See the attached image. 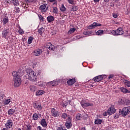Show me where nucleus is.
Returning a JSON list of instances; mask_svg holds the SVG:
<instances>
[{
  "label": "nucleus",
  "mask_w": 130,
  "mask_h": 130,
  "mask_svg": "<svg viewBox=\"0 0 130 130\" xmlns=\"http://www.w3.org/2000/svg\"><path fill=\"white\" fill-rule=\"evenodd\" d=\"M12 76H13V82L14 87H19L22 83V80H21V76L19 75V73L13 71L12 73Z\"/></svg>",
  "instance_id": "obj_1"
},
{
  "label": "nucleus",
  "mask_w": 130,
  "mask_h": 130,
  "mask_svg": "<svg viewBox=\"0 0 130 130\" xmlns=\"http://www.w3.org/2000/svg\"><path fill=\"white\" fill-rule=\"evenodd\" d=\"M26 72L27 74L28 79L31 82H36L37 81V75L33 70L27 68L26 70Z\"/></svg>",
  "instance_id": "obj_2"
},
{
  "label": "nucleus",
  "mask_w": 130,
  "mask_h": 130,
  "mask_svg": "<svg viewBox=\"0 0 130 130\" xmlns=\"http://www.w3.org/2000/svg\"><path fill=\"white\" fill-rule=\"evenodd\" d=\"M111 33L113 36H119V35H123V34H124V31H123V28L120 27L115 30H112Z\"/></svg>",
  "instance_id": "obj_3"
},
{
  "label": "nucleus",
  "mask_w": 130,
  "mask_h": 130,
  "mask_svg": "<svg viewBox=\"0 0 130 130\" xmlns=\"http://www.w3.org/2000/svg\"><path fill=\"white\" fill-rule=\"evenodd\" d=\"M130 113V106L129 107H125L121 111V113L122 116L124 117V116H126L127 114H129Z\"/></svg>",
  "instance_id": "obj_4"
},
{
  "label": "nucleus",
  "mask_w": 130,
  "mask_h": 130,
  "mask_svg": "<svg viewBox=\"0 0 130 130\" xmlns=\"http://www.w3.org/2000/svg\"><path fill=\"white\" fill-rule=\"evenodd\" d=\"M65 126L68 129H70L73 126V123H72V117H69L66 119V122L65 123Z\"/></svg>",
  "instance_id": "obj_5"
},
{
  "label": "nucleus",
  "mask_w": 130,
  "mask_h": 130,
  "mask_svg": "<svg viewBox=\"0 0 130 130\" xmlns=\"http://www.w3.org/2000/svg\"><path fill=\"white\" fill-rule=\"evenodd\" d=\"M80 104L83 108H85V107H89V106H94V104H93V103H88L86 102V101H82L80 103Z\"/></svg>",
  "instance_id": "obj_6"
},
{
  "label": "nucleus",
  "mask_w": 130,
  "mask_h": 130,
  "mask_svg": "<svg viewBox=\"0 0 130 130\" xmlns=\"http://www.w3.org/2000/svg\"><path fill=\"white\" fill-rule=\"evenodd\" d=\"M51 113L52 116H53V117H58L60 115V112L54 108L51 109Z\"/></svg>",
  "instance_id": "obj_7"
},
{
  "label": "nucleus",
  "mask_w": 130,
  "mask_h": 130,
  "mask_svg": "<svg viewBox=\"0 0 130 130\" xmlns=\"http://www.w3.org/2000/svg\"><path fill=\"white\" fill-rule=\"evenodd\" d=\"M2 36L4 38H5V39H8L7 37L10 36V29L4 28L2 31Z\"/></svg>",
  "instance_id": "obj_8"
},
{
  "label": "nucleus",
  "mask_w": 130,
  "mask_h": 130,
  "mask_svg": "<svg viewBox=\"0 0 130 130\" xmlns=\"http://www.w3.org/2000/svg\"><path fill=\"white\" fill-rule=\"evenodd\" d=\"M13 120L11 119H9L8 120H7L6 123H5V127H7V128H12L13 127Z\"/></svg>",
  "instance_id": "obj_9"
},
{
  "label": "nucleus",
  "mask_w": 130,
  "mask_h": 130,
  "mask_svg": "<svg viewBox=\"0 0 130 130\" xmlns=\"http://www.w3.org/2000/svg\"><path fill=\"white\" fill-rule=\"evenodd\" d=\"M39 9L41 11L42 13L47 12L48 10V7H47V4H44L41 5L39 7Z\"/></svg>",
  "instance_id": "obj_10"
},
{
  "label": "nucleus",
  "mask_w": 130,
  "mask_h": 130,
  "mask_svg": "<svg viewBox=\"0 0 130 130\" xmlns=\"http://www.w3.org/2000/svg\"><path fill=\"white\" fill-rule=\"evenodd\" d=\"M98 26L100 27L102 26V24H101V23H97L96 22H93L92 24L88 26L87 28L89 30H91L92 29H94V28H95V27H98Z\"/></svg>",
  "instance_id": "obj_11"
},
{
  "label": "nucleus",
  "mask_w": 130,
  "mask_h": 130,
  "mask_svg": "<svg viewBox=\"0 0 130 130\" xmlns=\"http://www.w3.org/2000/svg\"><path fill=\"white\" fill-rule=\"evenodd\" d=\"M116 110L113 106H111L109 109L108 110V113L109 115H112L114 113H115Z\"/></svg>",
  "instance_id": "obj_12"
},
{
  "label": "nucleus",
  "mask_w": 130,
  "mask_h": 130,
  "mask_svg": "<svg viewBox=\"0 0 130 130\" xmlns=\"http://www.w3.org/2000/svg\"><path fill=\"white\" fill-rule=\"evenodd\" d=\"M34 107L35 109H37V110H39V111L42 110V106H41V104H39L38 103H35L34 104Z\"/></svg>",
  "instance_id": "obj_13"
},
{
  "label": "nucleus",
  "mask_w": 130,
  "mask_h": 130,
  "mask_svg": "<svg viewBox=\"0 0 130 130\" xmlns=\"http://www.w3.org/2000/svg\"><path fill=\"white\" fill-rule=\"evenodd\" d=\"M104 75H99L93 78V81L95 82H100L103 80Z\"/></svg>",
  "instance_id": "obj_14"
},
{
  "label": "nucleus",
  "mask_w": 130,
  "mask_h": 130,
  "mask_svg": "<svg viewBox=\"0 0 130 130\" xmlns=\"http://www.w3.org/2000/svg\"><path fill=\"white\" fill-rule=\"evenodd\" d=\"M42 49H37L34 51V55H36V56H39V55L42 53Z\"/></svg>",
  "instance_id": "obj_15"
},
{
  "label": "nucleus",
  "mask_w": 130,
  "mask_h": 130,
  "mask_svg": "<svg viewBox=\"0 0 130 130\" xmlns=\"http://www.w3.org/2000/svg\"><path fill=\"white\" fill-rule=\"evenodd\" d=\"M75 83H76V79L75 78L69 79L67 81V84H68V85H70V86H72V85H74Z\"/></svg>",
  "instance_id": "obj_16"
},
{
  "label": "nucleus",
  "mask_w": 130,
  "mask_h": 130,
  "mask_svg": "<svg viewBox=\"0 0 130 130\" xmlns=\"http://www.w3.org/2000/svg\"><path fill=\"white\" fill-rule=\"evenodd\" d=\"M10 3L12 5H14L15 7H18L20 5L19 0H11Z\"/></svg>",
  "instance_id": "obj_17"
},
{
  "label": "nucleus",
  "mask_w": 130,
  "mask_h": 130,
  "mask_svg": "<svg viewBox=\"0 0 130 130\" xmlns=\"http://www.w3.org/2000/svg\"><path fill=\"white\" fill-rule=\"evenodd\" d=\"M47 20L48 23H51V22H53V21H54V17L52 15H49L47 17Z\"/></svg>",
  "instance_id": "obj_18"
},
{
  "label": "nucleus",
  "mask_w": 130,
  "mask_h": 130,
  "mask_svg": "<svg viewBox=\"0 0 130 130\" xmlns=\"http://www.w3.org/2000/svg\"><path fill=\"white\" fill-rule=\"evenodd\" d=\"M46 48L49 49V50H54V46L52 45L51 43H48L46 45Z\"/></svg>",
  "instance_id": "obj_19"
},
{
  "label": "nucleus",
  "mask_w": 130,
  "mask_h": 130,
  "mask_svg": "<svg viewBox=\"0 0 130 130\" xmlns=\"http://www.w3.org/2000/svg\"><path fill=\"white\" fill-rule=\"evenodd\" d=\"M41 124L42 126H44V127L47 126V123H46V121L45 120V119H42L41 120Z\"/></svg>",
  "instance_id": "obj_20"
},
{
  "label": "nucleus",
  "mask_w": 130,
  "mask_h": 130,
  "mask_svg": "<svg viewBox=\"0 0 130 130\" xmlns=\"http://www.w3.org/2000/svg\"><path fill=\"white\" fill-rule=\"evenodd\" d=\"M44 93H45L44 90H39L36 92V95H37V96H40L41 95H43V94H44Z\"/></svg>",
  "instance_id": "obj_21"
},
{
  "label": "nucleus",
  "mask_w": 130,
  "mask_h": 130,
  "mask_svg": "<svg viewBox=\"0 0 130 130\" xmlns=\"http://www.w3.org/2000/svg\"><path fill=\"white\" fill-rule=\"evenodd\" d=\"M3 25H6V24H8L9 23V17H5L3 19Z\"/></svg>",
  "instance_id": "obj_22"
},
{
  "label": "nucleus",
  "mask_w": 130,
  "mask_h": 130,
  "mask_svg": "<svg viewBox=\"0 0 130 130\" xmlns=\"http://www.w3.org/2000/svg\"><path fill=\"white\" fill-rule=\"evenodd\" d=\"M120 90L123 93H128V94H130V90L126 89V88H124V87H121Z\"/></svg>",
  "instance_id": "obj_23"
},
{
  "label": "nucleus",
  "mask_w": 130,
  "mask_h": 130,
  "mask_svg": "<svg viewBox=\"0 0 130 130\" xmlns=\"http://www.w3.org/2000/svg\"><path fill=\"white\" fill-rule=\"evenodd\" d=\"M29 89L31 92H35L36 90H37V88L36 86L34 85H30L29 87Z\"/></svg>",
  "instance_id": "obj_24"
},
{
  "label": "nucleus",
  "mask_w": 130,
  "mask_h": 130,
  "mask_svg": "<svg viewBox=\"0 0 130 130\" xmlns=\"http://www.w3.org/2000/svg\"><path fill=\"white\" fill-rule=\"evenodd\" d=\"M15 113V110L13 109H9L8 111V114L9 115L12 116Z\"/></svg>",
  "instance_id": "obj_25"
},
{
  "label": "nucleus",
  "mask_w": 130,
  "mask_h": 130,
  "mask_svg": "<svg viewBox=\"0 0 130 130\" xmlns=\"http://www.w3.org/2000/svg\"><path fill=\"white\" fill-rule=\"evenodd\" d=\"M75 31H76V28H75V27L71 28L70 29L69 31H68V34L69 35H70V34H73V33H74V32H75Z\"/></svg>",
  "instance_id": "obj_26"
},
{
  "label": "nucleus",
  "mask_w": 130,
  "mask_h": 130,
  "mask_svg": "<svg viewBox=\"0 0 130 130\" xmlns=\"http://www.w3.org/2000/svg\"><path fill=\"white\" fill-rule=\"evenodd\" d=\"M96 35L101 36L104 34V31L103 30L100 29L96 32Z\"/></svg>",
  "instance_id": "obj_27"
},
{
  "label": "nucleus",
  "mask_w": 130,
  "mask_h": 130,
  "mask_svg": "<svg viewBox=\"0 0 130 130\" xmlns=\"http://www.w3.org/2000/svg\"><path fill=\"white\" fill-rule=\"evenodd\" d=\"M124 85L125 87H127V88H129L130 87V81L128 80H125L124 81Z\"/></svg>",
  "instance_id": "obj_28"
},
{
  "label": "nucleus",
  "mask_w": 130,
  "mask_h": 130,
  "mask_svg": "<svg viewBox=\"0 0 130 130\" xmlns=\"http://www.w3.org/2000/svg\"><path fill=\"white\" fill-rule=\"evenodd\" d=\"M119 104H120V105H125V99H120L118 101Z\"/></svg>",
  "instance_id": "obj_29"
},
{
  "label": "nucleus",
  "mask_w": 130,
  "mask_h": 130,
  "mask_svg": "<svg viewBox=\"0 0 130 130\" xmlns=\"http://www.w3.org/2000/svg\"><path fill=\"white\" fill-rule=\"evenodd\" d=\"M69 115L67 114V113H63L62 114L61 117L63 118V119H67V117H69Z\"/></svg>",
  "instance_id": "obj_30"
},
{
  "label": "nucleus",
  "mask_w": 130,
  "mask_h": 130,
  "mask_svg": "<svg viewBox=\"0 0 130 130\" xmlns=\"http://www.w3.org/2000/svg\"><path fill=\"white\" fill-rule=\"evenodd\" d=\"M32 118L34 120H37L38 118H39V116H38V114L35 113L32 115Z\"/></svg>",
  "instance_id": "obj_31"
},
{
  "label": "nucleus",
  "mask_w": 130,
  "mask_h": 130,
  "mask_svg": "<svg viewBox=\"0 0 130 130\" xmlns=\"http://www.w3.org/2000/svg\"><path fill=\"white\" fill-rule=\"evenodd\" d=\"M49 3H53V5H57V1L61 2V0H48Z\"/></svg>",
  "instance_id": "obj_32"
},
{
  "label": "nucleus",
  "mask_w": 130,
  "mask_h": 130,
  "mask_svg": "<svg viewBox=\"0 0 130 130\" xmlns=\"http://www.w3.org/2000/svg\"><path fill=\"white\" fill-rule=\"evenodd\" d=\"M94 123L95 124H101L102 123V120L96 119L95 120Z\"/></svg>",
  "instance_id": "obj_33"
},
{
  "label": "nucleus",
  "mask_w": 130,
  "mask_h": 130,
  "mask_svg": "<svg viewBox=\"0 0 130 130\" xmlns=\"http://www.w3.org/2000/svg\"><path fill=\"white\" fill-rule=\"evenodd\" d=\"M45 29L43 27H41L40 29H38V32L41 35L44 32Z\"/></svg>",
  "instance_id": "obj_34"
},
{
  "label": "nucleus",
  "mask_w": 130,
  "mask_h": 130,
  "mask_svg": "<svg viewBox=\"0 0 130 130\" xmlns=\"http://www.w3.org/2000/svg\"><path fill=\"white\" fill-rule=\"evenodd\" d=\"M60 10L61 11V12H66V11H67V8H66L63 4H62L61 5V7L60 8Z\"/></svg>",
  "instance_id": "obj_35"
},
{
  "label": "nucleus",
  "mask_w": 130,
  "mask_h": 130,
  "mask_svg": "<svg viewBox=\"0 0 130 130\" xmlns=\"http://www.w3.org/2000/svg\"><path fill=\"white\" fill-rule=\"evenodd\" d=\"M54 83H55V81H54L49 82L46 84V85L50 86V85H52V86L54 87V86H55V84H54Z\"/></svg>",
  "instance_id": "obj_36"
},
{
  "label": "nucleus",
  "mask_w": 130,
  "mask_h": 130,
  "mask_svg": "<svg viewBox=\"0 0 130 130\" xmlns=\"http://www.w3.org/2000/svg\"><path fill=\"white\" fill-rule=\"evenodd\" d=\"M77 10H78V6H73L71 8L72 12H77Z\"/></svg>",
  "instance_id": "obj_37"
},
{
  "label": "nucleus",
  "mask_w": 130,
  "mask_h": 130,
  "mask_svg": "<svg viewBox=\"0 0 130 130\" xmlns=\"http://www.w3.org/2000/svg\"><path fill=\"white\" fill-rule=\"evenodd\" d=\"M76 119H78V120H80L81 118H82V114H81L80 113H78L76 114Z\"/></svg>",
  "instance_id": "obj_38"
},
{
  "label": "nucleus",
  "mask_w": 130,
  "mask_h": 130,
  "mask_svg": "<svg viewBox=\"0 0 130 130\" xmlns=\"http://www.w3.org/2000/svg\"><path fill=\"white\" fill-rule=\"evenodd\" d=\"M33 37H30L28 39L27 43L28 44H31V43H32V42H33Z\"/></svg>",
  "instance_id": "obj_39"
},
{
  "label": "nucleus",
  "mask_w": 130,
  "mask_h": 130,
  "mask_svg": "<svg viewBox=\"0 0 130 130\" xmlns=\"http://www.w3.org/2000/svg\"><path fill=\"white\" fill-rule=\"evenodd\" d=\"M125 105L128 106L130 105V100L125 99Z\"/></svg>",
  "instance_id": "obj_40"
},
{
  "label": "nucleus",
  "mask_w": 130,
  "mask_h": 130,
  "mask_svg": "<svg viewBox=\"0 0 130 130\" xmlns=\"http://www.w3.org/2000/svg\"><path fill=\"white\" fill-rule=\"evenodd\" d=\"M14 12L15 13H20V8L19 7H15L14 8Z\"/></svg>",
  "instance_id": "obj_41"
},
{
  "label": "nucleus",
  "mask_w": 130,
  "mask_h": 130,
  "mask_svg": "<svg viewBox=\"0 0 130 130\" xmlns=\"http://www.w3.org/2000/svg\"><path fill=\"white\" fill-rule=\"evenodd\" d=\"M38 17H39V19L40 21H42V22H43V21H44V17H43V16H42V15L39 14Z\"/></svg>",
  "instance_id": "obj_42"
},
{
  "label": "nucleus",
  "mask_w": 130,
  "mask_h": 130,
  "mask_svg": "<svg viewBox=\"0 0 130 130\" xmlns=\"http://www.w3.org/2000/svg\"><path fill=\"white\" fill-rule=\"evenodd\" d=\"M25 126L27 127L26 130H31L32 129V125L30 124H26Z\"/></svg>",
  "instance_id": "obj_43"
},
{
  "label": "nucleus",
  "mask_w": 130,
  "mask_h": 130,
  "mask_svg": "<svg viewBox=\"0 0 130 130\" xmlns=\"http://www.w3.org/2000/svg\"><path fill=\"white\" fill-rule=\"evenodd\" d=\"M89 116H88V114H84L82 116L83 119H88V118Z\"/></svg>",
  "instance_id": "obj_44"
},
{
  "label": "nucleus",
  "mask_w": 130,
  "mask_h": 130,
  "mask_svg": "<svg viewBox=\"0 0 130 130\" xmlns=\"http://www.w3.org/2000/svg\"><path fill=\"white\" fill-rule=\"evenodd\" d=\"M92 32L89 31H84L83 32L84 35H90V34H91Z\"/></svg>",
  "instance_id": "obj_45"
},
{
  "label": "nucleus",
  "mask_w": 130,
  "mask_h": 130,
  "mask_svg": "<svg viewBox=\"0 0 130 130\" xmlns=\"http://www.w3.org/2000/svg\"><path fill=\"white\" fill-rule=\"evenodd\" d=\"M10 102H11V99H7V100H5L4 103L6 105H7V104H9L10 103Z\"/></svg>",
  "instance_id": "obj_46"
},
{
  "label": "nucleus",
  "mask_w": 130,
  "mask_h": 130,
  "mask_svg": "<svg viewBox=\"0 0 130 130\" xmlns=\"http://www.w3.org/2000/svg\"><path fill=\"white\" fill-rule=\"evenodd\" d=\"M53 12L54 14H57V8L56 7H54L53 9Z\"/></svg>",
  "instance_id": "obj_47"
},
{
  "label": "nucleus",
  "mask_w": 130,
  "mask_h": 130,
  "mask_svg": "<svg viewBox=\"0 0 130 130\" xmlns=\"http://www.w3.org/2000/svg\"><path fill=\"white\" fill-rule=\"evenodd\" d=\"M18 32L19 33V34H21L22 35L24 33V30L20 28L19 30H18Z\"/></svg>",
  "instance_id": "obj_48"
},
{
  "label": "nucleus",
  "mask_w": 130,
  "mask_h": 130,
  "mask_svg": "<svg viewBox=\"0 0 130 130\" xmlns=\"http://www.w3.org/2000/svg\"><path fill=\"white\" fill-rule=\"evenodd\" d=\"M67 2L71 5H74V0H67Z\"/></svg>",
  "instance_id": "obj_49"
},
{
  "label": "nucleus",
  "mask_w": 130,
  "mask_h": 130,
  "mask_svg": "<svg viewBox=\"0 0 130 130\" xmlns=\"http://www.w3.org/2000/svg\"><path fill=\"white\" fill-rule=\"evenodd\" d=\"M103 116H107L108 115V111L107 110V112H104L103 114Z\"/></svg>",
  "instance_id": "obj_50"
},
{
  "label": "nucleus",
  "mask_w": 130,
  "mask_h": 130,
  "mask_svg": "<svg viewBox=\"0 0 130 130\" xmlns=\"http://www.w3.org/2000/svg\"><path fill=\"white\" fill-rule=\"evenodd\" d=\"M118 117H119V116L118 115V114L114 115V118H115V119L118 118Z\"/></svg>",
  "instance_id": "obj_51"
},
{
  "label": "nucleus",
  "mask_w": 130,
  "mask_h": 130,
  "mask_svg": "<svg viewBox=\"0 0 130 130\" xmlns=\"http://www.w3.org/2000/svg\"><path fill=\"white\" fill-rule=\"evenodd\" d=\"M113 77H114V75H110L108 77V79H112V78H113Z\"/></svg>",
  "instance_id": "obj_52"
},
{
  "label": "nucleus",
  "mask_w": 130,
  "mask_h": 130,
  "mask_svg": "<svg viewBox=\"0 0 130 130\" xmlns=\"http://www.w3.org/2000/svg\"><path fill=\"white\" fill-rule=\"evenodd\" d=\"M113 18H117L118 15H117V14H113Z\"/></svg>",
  "instance_id": "obj_53"
},
{
  "label": "nucleus",
  "mask_w": 130,
  "mask_h": 130,
  "mask_svg": "<svg viewBox=\"0 0 130 130\" xmlns=\"http://www.w3.org/2000/svg\"><path fill=\"white\" fill-rule=\"evenodd\" d=\"M38 130H42V127L40 126H38L37 127Z\"/></svg>",
  "instance_id": "obj_54"
},
{
  "label": "nucleus",
  "mask_w": 130,
  "mask_h": 130,
  "mask_svg": "<svg viewBox=\"0 0 130 130\" xmlns=\"http://www.w3.org/2000/svg\"><path fill=\"white\" fill-rule=\"evenodd\" d=\"M94 3H99L100 0H93Z\"/></svg>",
  "instance_id": "obj_55"
},
{
  "label": "nucleus",
  "mask_w": 130,
  "mask_h": 130,
  "mask_svg": "<svg viewBox=\"0 0 130 130\" xmlns=\"http://www.w3.org/2000/svg\"><path fill=\"white\" fill-rule=\"evenodd\" d=\"M110 7H114V5L113 4V3H111L110 4Z\"/></svg>",
  "instance_id": "obj_56"
},
{
  "label": "nucleus",
  "mask_w": 130,
  "mask_h": 130,
  "mask_svg": "<svg viewBox=\"0 0 130 130\" xmlns=\"http://www.w3.org/2000/svg\"><path fill=\"white\" fill-rule=\"evenodd\" d=\"M62 129H63V128L62 127H58L57 129V130H62Z\"/></svg>",
  "instance_id": "obj_57"
},
{
  "label": "nucleus",
  "mask_w": 130,
  "mask_h": 130,
  "mask_svg": "<svg viewBox=\"0 0 130 130\" xmlns=\"http://www.w3.org/2000/svg\"><path fill=\"white\" fill-rule=\"evenodd\" d=\"M110 0H104V2H105V3H109V1Z\"/></svg>",
  "instance_id": "obj_58"
},
{
  "label": "nucleus",
  "mask_w": 130,
  "mask_h": 130,
  "mask_svg": "<svg viewBox=\"0 0 130 130\" xmlns=\"http://www.w3.org/2000/svg\"><path fill=\"white\" fill-rule=\"evenodd\" d=\"M81 130H86V127H82L81 129Z\"/></svg>",
  "instance_id": "obj_59"
},
{
  "label": "nucleus",
  "mask_w": 130,
  "mask_h": 130,
  "mask_svg": "<svg viewBox=\"0 0 130 130\" xmlns=\"http://www.w3.org/2000/svg\"><path fill=\"white\" fill-rule=\"evenodd\" d=\"M1 97V98H4V97H5V94H2Z\"/></svg>",
  "instance_id": "obj_60"
},
{
  "label": "nucleus",
  "mask_w": 130,
  "mask_h": 130,
  "mask_svg": "<svg viewBox=\"0 0 130 130\" xmlns=\"http://www.w3.org/2000/svg\"><path fill=\"white\" fill-rule=\"evenodd\" d=\"M40 86H41V87H43V83H42V84L40 85Z\"/></svg>",
  "instance_id": "obj_61"
},
{
  "label": "nucleus",
  "mask_w": 130,
  "mask_h": 130,
  "mask_svg": "<svg viewBox=\"0 0 130 130\" xmlns=\"http://www.w3.org/2000/svg\"><path fill=\"white\" fill-rule=\"evenodd\" d=\"M18 130H22V129L21 128H19Z\"/></svg>",
  "instance_id": "obj_62"
},
{
  "label": "nucleus",
  "mask_w": 130,
  "mask_h": 130,
  "mask_svg": "<svg viewBox=\"0 0 130 130\" xmlns=\"http://www.w3.org/2000/svg\"><path fill=\"white\" fill-rule=\"evenodd\" d=\"M62 130H67V129H62Z\"/></svg>",
  "instance_id": "obj_63"
},
{
  "label": "nucleus",
  "mask_w": 130,
  "mask_h": 130,
  "mask_svg": "<svg viewBox=\"0 0 130 130\" xmlns=\"http://www.w3.org/2000/svg\"><path fill=\"white\" fill-rule=\"evenodd\" d=\"M42 130H46V129H42Z\"/></svg>",
  "instance_id": "obj_64"
}]
</instances>
